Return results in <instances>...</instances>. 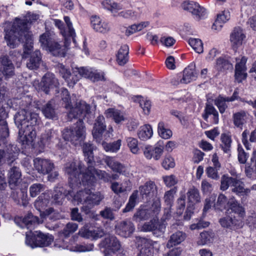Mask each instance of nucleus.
<instances>
[{"label": "nucleus", "instance_id": "052dcab7", "mask_svg": "<svg viewBox=\"0 0 256 256\" xmlns=\"http://www.w3.org/2000/svg\"><path fill=\"white\" fill-rule=\"evenodd\" d=\"M45 189V186L41 184H34L31 185L29 188L30 196L32 197H36L40 192Z\"/></svg>", "mask_w": 256, "mask_h": 256}, {"label": "nucleus", "instance_id": "a19ab883", "mask_svg": "<svg viewBox=\"0 0 256 256\" xmlns=\"http://www.w3.org/2000/svg\"><path fill=\"white\" fill-rule=\"evenodd\" d=\"M250 190L244 188V182L237 178L232 188V192L240 196L249 194Z\"/></svg>", "mask_w": 256, "mask_h": 256}, {"label": "nucleus", "instance_id": "4468645a", "mask_svg": "<svg viewBox=\"0 0 256 256\" xmlns=\"http://www.w3.org/2000/svg\"><path fill=\"white\" fill-rule=\"evenodd\" d=\"M182 8L190 12L197 20L203 18L206 14V9L198 3L190 0H186L182 4Z\"/></svg>", "mask_w": 256, "mask_h": 256}, {"label": "nucleus", "instance_id": "c03bdc74", "mask_svg": "<svg viewBox=\"0 0 256 256\" xmlns=\"http://www.w3.org/2000/svg\"><path fill=\"white\" fill-rule=\"evenodd\" d=\"M189 205L194 206V204L200 202V196L199 190L194 187H192L188 190L186 194Z\"/></svg>", "mask_w": 256, "mask_h": 256}, {"label": "nucleus", "instance_id": "de8ad7c7", "mask_svg": "<svg viewBox=\"0 0 256 256\" xmlns=\"http://www.w3.org/2000/svg\"><path fill=\"white\" fill-rule=\"evenodd\" d=\"M105 114L107 118H112L117 124L124 120L122 114L120 110L114 108L108 109L105 112Z\"/></svg>", "mask_w": 256, "mask_h": 256}, {"label": "nucleus", "instance_id": "20e7f679", "mask_svg": "<svg viewBox=\"0 0 256 256\" xmlns=\"http://www.w3.org/2000/svg\"><path fill=\"white\" fill-rule=\"evenodd\" d=\"M26 40L23 47L22 58L26 60V66L30 70H36L40 66L42 62V56L39 50L33 51V40L28 33H24Z\"/></svg>", "mask_w": 256, "mask_h": 256}, {"label": "nucleus", "instance_id": "1a4fd4ad", "mask_svg": "<svg viewBox=\"0 0 256 256\" xmlns=\"http://www.w3.org/2000/svg\"><path fill=\"white\" fill-rule=\"evenodd\" d=\"M94 174H96L99 179L103 180L104 182H110V174L104 170H96L94 168V165H90L87 167L85 173L82 175V182L83 184L93 186L96 182Z\"/></svg>", "mask_w": 256, "mask_h": 256}, {"label": "nucleus", "instance_id": "ddd939ff", "mask_svg": "<svg viewBox=\"0 0 256 256\" xmlns=\"http://www.w3.org/2000/svg\"><path fill=\"white\" fill-rule=\"evenodd\" d=\"M102 247L104 248V256H110L112 252L120 250V244L117 238L113 235L106 236L100 243Z\"/></svg>", "mask_w": 256, "mask_h": 256}, {"label": "nucleus", "instance_id": "13d9d810", "mask_svg": "<svg viewBox=\"0 0 256 256\" xmlns=\"http://www.w3.org/2000/svg\"><path fill=\"white\" fill-rule=\"evenodd\" d=\"M158 130L160 136L164 139L170 138L172 134V132L170 129L165 128L163 122H159Z\"/></svg>", "mask_w": 256, "mask_h": 256}, {"label": "nucleus", "instance_id": "e2e57ef3", "mask_svg": "<svg viewBox=\"0 0 256 256\" xmlns=\"http://www.w3.org/2000/svg\"><path fill=\"white\" fill-rule=\"evenodd\" d=\"M78 228V224L72 222H68L64 228L62 232L65 236H68L70 234L74 233Z\"/></svg>", "mask_w": 256, "mask_h": 256}, {"label": "nucleus", "instance_id": "6ab92c4d", "mask_svg": "<svg viewBox=\"0 0 256 256\" xmlns=\"http://www.w3.org/2000/svg\"><path fill=\"white\" fill-rule=\"evenodd\" d=\"M116 233L123 236H130L134 230V224L129 220H124L118 223L116 227Z\"/></svg>", "mask_w": 256, "mask_h": 256}, {"label": "nucleus", "instance_id": "a18cd8bd", "mask_svg": "<svg viewBox=\"0 0 256 256\" xmlns=\"http://www.w3.org/2000/svg\"><path fill=\"white\" fill-rule=\"evenodd\" d=\"M152 128L149 124L141 126L138 132V138L142 140H146L150 138L152 136Z\"/></svg>", "mask_w": 256, "mask_h": 256}, {"label": "nucleus", "instance_id": "864d4df0", "mask_svg": "<svg viewBox=\"0 0 256 256\" xmlns=\"http://www.w3.org/2000/svg\"><path fill=\"white\" fill-rule=\"evenodd\" d=\"M236 180V178L226 174L223 175L221 178L220 189L224 191L226 190L230 186L232 188Z\"/></svg>", "mask_w": 256, "mask_h": 256}, {"label": "nucleus", "instance_id": "8fccbe9b", "mask_svg": "<svg viewBox=\"0 0 256 256\" xmlns=\"http://www.w3.org/2000/svg\"><path fill=\"white\" fill-rule=\"evenodd\" d=\"M220 148L225 153H229L230 151L232 138L226 134H222L220 136Z\"/></svg>", "mask_w": 256, "mask_h": 256}, {"label": "nucleus", "instance_id": "cd10ccee", "mask_svg": "<svg viewBox=\"0 0 256 256\" xmlns=\"http://www.w3.org/2000/svg\"><path fill=\"white\" fill-rule=\"evenodd\" d=\"M144 154L148 159H151L154 158L156 160H158L160 158L163 149L160 147H153L146 145L144 148Z\"/></svg>", "mask_w": 256, "mask_h": 256}, {"label": "nucleus", "instance_id": "774afa93", "mask_svg": "<svg viewBox=\"0 0 256 256\" xmlns=\"http://www.w3.org/2000/svg\"><path fill=\"white\" fill-rule=\"evenodd\" d=\"M205 112L206 114H212L216 123L218 122V113L214 106L210 104H206L205 108Z\"/></svg>", "mask_w": 256, "mask_h": 256}, {"label": "nucleus", "instance_id": "a878e982", "mask_svg": "<svg viewBox=\"0 0 256 256\" xmlns=\"http://www.w3.org/2000/svg\"><path fill=\"white\" fill-rule=\"evenodd\" d=\"M196 78L197 73L196 72L195 65L191 64L184 70L182 78L180 80V82L188 84L195 80Z\"/></svg>", "mask_w": 256, "mask_h": 256}, {"label": "nucleus", "instance_id": "2f4dec72", "mask_svg": "<svg viewBox=\"0 0 256 256\" xmlns=\"http://www.w3.org/2000/svg\"><path fill=\"white\" fill-rule=\"evenodd\" d=\"M104 198V194L101 192H92L90 188L87 205L90 208H93L95 206H98L100 204Z\"/></svg>", "mask_w": 256, "mask_h": 256}, {"label": "nucleus", "instance_id": "2eb2a0df", "mask_svg": "<svg viewBox=\"0 0 256 256\" xmlns=\"http://www.w3.org/2000/svg\"><path fill=\"white\" fill-rule=\"evenodd\" d=\"M34 164L38 172L43 174H48L54 168V163L48 159L36 158L34 160Z\"/></svg>", "mask_w": 256, "mask_h": 256}, {"label": "nucleus", "instance_id": "6e6552de", "mask_svg": "<svg viewBox=\"0 0 256 256\" xmlns=\"http://www.w3.org/2000/svg\"><path fill=\"white\" fill-rule=\"evenodd\" d=\"M85 166L82 162H72L67 163L65 166L66 172L68 175V184L72 189H76L82 185L80 176H82L85 172Z\"/></svg>", "mask_w": 256, "mask_h": 256}, {"label": "nucleus", "instance_id": "f704fd0d", "mask_svg": "<svg viewBox=\"0 0 256 256\" xmlns=\"http://www.w3.org/2000/svg\"><path fill=\"white\" fill-rule=\"evenodd\" d=\"M42 112L47 118L54 119L56 118V112L52 100L49 101L42 108Z\"/></svg>", "mask_w": 256, "mask_h": 256}, {"label": "nucleus", "instance_id": "72a5a7b5", "mask_svg": "<svg viewBox=\"0 0 256 256\" xmlns=\"http://www.w3.org/2000/svg\"><path fill=\"white\" fill-rule=\"evenodd\" d=\"M64 20L66 24V28H64V31H62V34L66 38V40L70 38L72 40L73 42L76 43V34L74 29L72 26V24L70 21V18L68 16H64Z\"/></svg>", "mask_w": 256, "mask_h": 256}, {"label": "nucleus", "instance_id": "7ed1b4c3", "mask_svg": "<svg viewBox=\"0 0 256 256\" xmlns=\"http://www.w3.org/2000/svg\"><path fill=\"white\" fill-rule=\"evenodd\" d=\"M14 222L22 228L30 230L29 233L26 232L25 242L31 248L48 246L53 242L54 237L52 235L44 234L40 232L31 234L34 226L42 222L38 216H34L31 212L28 213L23 218H16Z\"/></svg>", "mask_w": 256, "mask_h": 256}, {"label": "nucleus", "instance_id": "bf43d9fd", "mask_svg": "<svg viewBox=\"0 0 256 256\" xmlns=\"http://www.w3.org/2000/svg\"><path fill=\"white\" fill-rule=\"evenodd\" d=\"M102 146L106 151L116 152L120 148V146H121V140H118L110 144L102 142Z\"/></svg>", "mask_w": 256, "mask_h": 256}, {"label": "nucleus", "instance_id": "393cba45", "mask_svg": "<svg viewBox=\"0 0 256 256\" xmlns=\"http://www.w3.org/2000/svg\"><path fill=\"white\" fill-rule=\"evenodd\" d=\"M248 112L244 110L236 112L232 114V119L234 126L242 128L248 119Z\"/></svg>", "mask_w": 256, "mask_h": 256}, {"label": "nucleus", "instance_id": "79ce46f5", "mask_svg": "<svg viewBox=\"0 0 256 256\" xmlns=\"http://www.w3.org/2000/svg\"><path fill=\"white\" fill-rule=\"evenodd\" d=\"M186 238V234L182 232L178 231L172 234L168 241L166 246L167 248H170L173 246L178 244L182 242Z\"/></svg>", "mask_w": 256, "mask_h": 256}, {"label": "nucleus", "instance_id": "58836bf2", "mask_svg": "<svg viewBox=\"0 0 256 256\" xmlns=\"http://www.w3.org/2000/svg\"><path fill=\"white\" fill-rule=\"evenodd\" d=\"M128 51V46L126 44L122 46L119 49L116 56V60L119 65L124 66L127 62Z\"/></svg>", "mask_w": 256, "mask_h": 256}, {"label": "nucleus", "instance_id": "4c0bfd02", "mask_svg": "<svg viewBox=\"0 0 256 256\" xmlns=\"http://www.w3.org/2000/svg\"><path fill=\"white\" fill-rule=\"evenodd\" d=\"M6 147V151L7 155L6 156V162L8 165H12L16 158V148L14 146L10 144H8L7 142L6 144L4 145Z\"/></svg>", "mask_w": 256, "mask_h": 256}, {"label": "nucleus", "instance_id": "0eeeda50", "mask_svg": "<svg viewBox=\"0 0 256 256\" xmlns=\"http://www.w3.org/2000/svg\"><path fill=\"white\" fill-rule=\"evenodd\" d=\"M12 106V100L6 96L5 89L0 86V136L4 140H6L9 136V130L6 120L8 117Z\"/></svg>", "mask_w": 256, "mask_h": 256}, {"label": "nucleus", "instance_id": "338daca9", "mask_svg": "<svg viewBox=\"0 0 256 256\" xmlns=\"http://www.w3.org/2000/svg\"><path fill=\"white\" fill-rule=\"evenodd\" d=\"M57 70L58 71L60 75L65 80H68L71 76L70 69L62 64H58L57 65Z\"/></svg>", "mask_w": 256, "mask_h": 256}, {"label": "nucleus", "instance_id": "423d86ee", "mask_svg": "<svg viewBox=\"0 0 256 256\" xmlns=\"http://www.w3.org/2000/svg\"><path fill=\"white\" fill-rule=\"evenodd\" d=\"M30 107L31 104H29L16 114L14 122L18 128L20 126L36 130V128L39 124L40 120L37 114L31 112Z\"/></svg>", "mask_w": 256, "mask_h": 256}, {"label": "nucleus", "instance_id": "9b49d317", "mask_svg": "<svg viewBox=\"0 0 256 256\" xmlns=\"http://www.w3.org/2000/svg\"><path fill=\"white\" fill-rule=\"evenodd\" d=\"M0 74L5 79H9L15 74V67L7 55L0 56Z\"/></svg>", "mask_w": 256, "mask_h": 256}, {"label": "nucleus", "instance_id": "f257e3e1", "mask_svg": "<svg viewBox=\"0 0 256 256\" xmlns=\"http://www.w3.org/2000/svg\"><path fill=\"white\" fill-rule=\"evenodd\" d=\"M90 106L85 102L80 100L77 102L74 107L70 108L68 114V118H78L75 126L66 128L62 132V137L65 140L70 141L74 145L80 144L85 136V130L82 118L90 112Z\"/></svg>", "mask_w": 256, "mask_h": 256}, {"label": "nucleus", "instance_id": "0e129e2a", "mask_svg": "<svg viewBox=\"0 0 256 256\" xmlns=\"http://www.w3.org/2000/svg\"><path fill=\"white\" fill-rule=\"evenodd\" d=\"M216 67L218 70L222 71L232 70V65L228 60L222 58H219L216 61Z\"/></svg>", "mask_w": 256, "mask_h": 256}, {"label": "nucleus", "instance_id": "bb28decb", "mask_svg": "<svg viewBox=\"0 0 256 256\" xmlns=\"http://www.w3.org/2000/svg\"><path fill=\"white\" fill-rule=\"evenodd\" d=\"M82 152L84 156V160L88 166L94 164V146L90 142H85L82 146Z\"/></svg>", "mask_w": 256, "mask_h": 256}, {"label": "nucleus", "instance_id": "f8f14e48", "mask_svg": "<svg viewBox=\"0 0 256 256\" xmlns=\"http://www.w3.org/2000/svg\"><path fill=\"white\" fill-rule=\"evenodd\" d=\"M59 82L54 74H46L42 78L40 86L42 90L48 94L52 90H54L56 93H58V87Z\"/></svg>", "mask_w": 256, "mask_h": 256}, {"label": "nucleus", "instance_id": "412c9836", "mask_svg": "<svg viewBox=\"0 0 256 256\" xmlns=\"http://www.w3.org/2000/svg\"><path fill=\"white\" fill-rule=\"evenodd\" d=\"M104 162L114 172L123 175L128 174L126 166L112 157H106L104 159Z\"/></svg>", "mask_w": 256, "mask_h": 256}, {"label": "nucleus", "instance_id": "c85d7f7f", "mask_svg": "<svg viewBox=\"0 0 256 256\" xmlns=\"http://www.w3.org/2000/svg\"><path fill=\"white\" fill-rule=\"evenodd\" d=\"M52 197L53 200L52 202L58 204H62L66 197H67L68 200H70L68 190H66L62 188H55L54 190Z\"/></svg>", "mask_w": 256, "mask_h": 256}, {"label": "nucleus", "instance_id": "dca6fc26", "mask_svg": "<svg viewBox=\"0 0 256 256\" xmlns=\"http://www.w3.org/2000/svg\"><path fill=\"white\" fill-rule=\"evenodd\" d=\"M246 36L243 30L240 27H236L234 28L230 35V42L234 50L237 49L242 45Z\"/></svg>", "mask_w": 256, "mask_h": 256}, {"label": "nucleus", "instance_id": "c9c22d12", "mask_svg": "<svg viewBox=\"0 0 256 256\" xmlns=\"http://www.w3.org/2000/svg\"><path fill=\"white\" fill-rule=\"evenodd\" d=\"M10 196L14 202L17 204H25L27 198V192L24 190H18L12 191Z\"/></svg>", "mask_w": 256, "mask_h": 256}, {"label": "nucleus", "instance_id": "49530a36", "mask_svg": "<svg viewBox=\"0 0 256 256\" xmlns=\"http://www.w3.org/2000/svg\"><path fill=\"white\" fill-rule=\"evenodd\" d=\"M54 138H56L55 132L52 130H48L42 134L40 144L44 146H48Z\"/></svg>", "mask_w": 256, "mask_h": 256}, {"label": "nucleus", "instance_id": "680f3d73", "mask_svg": "<svg viewBox=\"0 0 256 256\" xmlns=\"http://www.w3.org/2000/svg\"><path fill=\"white\" fill-rule=\"evenodd\" d=\"M54 40L50 36L48 33H44L40 36V42L41 44V46L46 50L51 46Z\"/></svg>", "mask_w": 256, "mask_h": 256}, {"label": "nucleus", "instance_id": "3c124183", "mask_svg": "<svg viewBox=\"0 0 256 256\" xmlns=\"http://www.w3.org/2000/svg\"><path fill=\"white\" fill-rule=\"evenodd\" d=\"M228 99L227 97L219 96L214 100V104L218 107L220 113L222 114H224L228 108L227 102H230Z\"/></svg>", "mask_w": 256, "mask_h": 256}, {"label": "nucleus", "instance_id": "aec40b11", "mask_svg": "<svg viewBox=\"0 0 256 256\" xmlns=\"http://www.w3.org/2000/svg\"><path fill=\"white\" fill-rule=\"evenodd\" d=\"M246 58L243 56L241 59H236L237 63L235 66V79L238 82H240L246 78L247 74L246 72Z\"/></svg>", "mask_w": 256, "mask_h": 256}, {"label": "nucleus", "instance_id": "37998d69", "mask_svg": "<svg viewBox=\"0 0 256 256\" xmlns=\"http://www.w3.org/2000/svg\"><path fill=\"white\" fill-rule=\"evenodd\" d=\"M47 50H49L54 56L64 57L66 54V48L54 41Z\"/></svg>", "mask_w": 256, "mask_h": 256}, {"label": "nucleus", "instance_id": "09e8293b", "mask_svg": "<svg viewBox=\"0 0 256 256\" xmlns=\"http://www.w3.org/2000/svg\"><path fill=\"white\" fill-rule=\"evenodd\" d=\"M214 234L212 231H204L200 234L198 244L204 245L210 244L214 240Z\"/></svg>", "mask_w": 256, "mask_h": 256}, {"label": "nucleus", "instance_id": "f3484780", "mask_svg": "<svg viewBox=\"0 0 256 256\" xmlns=\"http://www.w3.org/2000/svg\"><path fill=\"white\" fill-rule=\"evenodd\" d=\"M106 128L104 118L102 116H99L96 120L92 130L93 137L97 142L99 143L101 142L102 134L105 131Z\"/></svg>", "mask_w": 256, "mask_h": 256}, {"label": "nucleus", "instance_id": "473e14b6", "mask_svg": "<svg viewBox=\"0 0 256 256\" xmlns=\"http://www.w3.org/2000/svg\"><path fill=\"white\" fill-rule=\"evenodd\" d=\"M230 13L228 10H224L222 14H218L217 18L212 26V28L215 30H220L222 24L230 19Z\"/></svg>", "mask_w": 256, "mask_h": 256}, {"label": "nucleus", "instance_id": "e433bc0d", "mask_svg": "<svg viewBox=\"0 0 256 256\" xmlns=\"http://www.w3.org/2000/svg\"><path fill=\"white\" fill-rule=\"evenodd\" d=\"M50 196L48 194L42 193L40 196L34 202L35 208L40 212V214L42 212V210L44 209L49 204Z\"/></svg>", "mask_w": 256, "mask_h": 256}, {"label": "nucleus", "instance_id": "a211bd4d", "mask_svg": "<svg viewBox=\"0 0 256 256\" xmlns=\"http://www.w3.org/2000/svg\"><path fill=\"white\" fill-rule=\"evenodd\" d=\"M18 128H19L18 140L22 144L26 145L31 144L36 136V130L20 126Z\"/></svg>", "mask_w": 256, "mask_h": 256}, {"label": "nucleus", "instance_id": "603ef678", "mask_svg": "<svg viewBox=\"0 0 256 256\" xmlns=\"http://www.w3.org/2000/svg\"><path fill=\"white\" fill-rule=\"evenodd\" d=\"M118 16L125 19L136 20L140 17V12L136 10H126L118 12Z\"/></svg>", "mask_w": 256, "mask_h": 256}, {"label": "nucleus", "instance_id": "6e6d98bb", "mask_svg": "<svg viewBox=\"0 0 256 256\" xmlns=\"http://www.w3.org/2000/svg\"><path fill=\"white\" fill-rule=\"evenodd\" d=\"M230 200L228 201L226 197L224 194H220L218 196L216 204H214V207L215 209L222 210L226 208L228 206H230Z\"/></svg>", "mask_w": 256, "mask_h": 256}, {"label": "nucleus", "instance_id": "f03ea898", "mask_svg": "<svg viewBox=\"0 0 256 256\" xmlns=\"http://www.w3.org/2000/svg\"><path fill=\"white\" fill-rule=\"evenodd\" d=\"M38 18V15L30 14L23 18H16L13 22H6L4 26V38L7 45L14 48L20 42H24L26 40L24 36L25 31L32 38V34L30 30V25Z\"/></svg>", "mask_w": 256, "mask_h": 256}, {"label": "nucleus", "instance_id": "b1692460", "mask_svg": "<svg viewBox=\"0 0 256 256\" xmlns=\"http://www.w3.org/2000/svg\"><path fill=\"white\" fill-rule=\"evenodd\" d=\"M219 222L222 227L230 229L240 227L242 225L241 218H236V216H232V214H231V216H226L220 218Z\"/></svg>", "mask_w": 256, "mask_h": 256}, {"label": "nucleus", "instance_id": "4d7b16f0", "mask_svg": "<svg viewBox=\"0 0 256 256\" xmlns=\"http://www.w3.org/2000/svg\"><path fill=\"white\" fill-rule=\"evenodd\" d=\"M188 43L197 53L200 54L203 52V44L200 39L190 38L188 40Z\"/></svg>", "mask_w": 256, "mask_h": 256}, {"label": "nucleus", "instance_id": "39448f33", "mask_svg": "<svg viewBox=\"0 0 256 256\" xmlns=\"http://www.w3.org/2000/svg\"><path fill=\"white\" fill-rule=\"evenodd\" d=\"M138 192L143 200L149 201L156 196L157 186L154 182L151 180L148 181L144 185L140 186L138 188V191H134L130 196L128 203L123 210V212H128L135 206Z\"/></svg>", "mask_w": 256, "mask_h": 256}, {"label": "nucleus", "instance_id": "9d476101", "mask_svg": "<svg viewBox=\"0 0 256 256\" xmlns=\"http://www.w3.org/2000/svg\"><path fill=\"white\" fill-rule=\"evenodd\" d=\"M80 187H76V189L68 190V194L70 196V200L77 204H88L90 188L92 186L84 185L82 181Z\"/></svg>", "mask_w": 256, "mask_h": 256}, {"label": "nucleus", "instance_id": "69168bd1", "mask_svg": "<svg viewBox=\"0 0 256 256\" xmlns=\"http://www.w3.org/2000/svg\"><path fill=\"white\" fill-rule=\"evenodd\" d=\"M126 142L130 151L133 154H138L139 152V148L138 147V141L137 139L129 137L126 138Z\"/></svg>", "mask_w": 256, "mask_h": 256}, {"label": "nucleus", "instance_id": "c756f323", "mask_svg": "<svg viewBox=\"0 0 256 256\" xmlns=\"http://www.w3.org/2000/svg\"><path fill=\"white\" fill-rule=\"evenodd\" d=\"M166 228V224H160L157 220L152 219L149 222H145L142 227V230L144 232H152L158 230L163 232Z\"/></svg>", "mask_w": 256, "mask_h": 256}, {"label": "nucleus", "instance_id": "5701e85b", "mask_svg": "<svg viewBox=\"0 0 256 256\" xmlns=\"http://www.w3.org/2000/svg\"><path fill=\"white\" fill-rule=\"evenodd\" d=\"M21 176V171L16 166H14L8 170V180L11 189L20 182Z\"/></svg>", "mask_w": 256, "mask_h": 256}, {"label": "nucleus", "instance_id": "5fc2aeb1", "mask_svg": "<svg viewBox=\"0 0 256 256\" xmlns=\"http://www.w3.org/2000/svg\"><path fill=\"white\" fill-rule=\"evenodd\" d=\"M40 216L42 218H48L50 220L53 221L58 220L60 218L61 216L60 213L53 208H48L45 211L40 214Z\"/></svg>", "mask_w": 256, "mask_h": 256}, {"label": "nucleus", "instance_id": "7c9ffc66", "mask_svg": "<svg viewBox=\"0 0 256 256\" xmlns=\"http://www.w3.org/2000/svg\"><path fill=\"white\" fill-rule=\"evenodd\" d=\"M153 210L146 206L138 208L134 216V220L136 222L146 220L152 216Z\"/></svg>", "mask_w": 256, "mask_h": 256}, {"label": "nucleus", "instance_id": "ea45409f", "mask_svg": "<svg viewBox=\"0 0 256 256\" xmlns=\"http://www.w3.org/2000/svg\"><path fill=\"white\" fill-rule=\"evenodd\" d=\"M230 208L231 211L234 212L235 214H237L236 216V218H241L242 223V220L244 216L245 212L244 210V208L240 206L237 202H236L234 200L232 199L230 200Z\"/></svg>", "mask_w": 256, "mask_h": 256}, {"label": "nucleus", "instance_id": "4be33fe9", "mask_svg": "<svg viewBox=\"0 0 256 256\" xmlns=\"http://www.w3.org/2000/svg\"><path fill=\"white\" fill-rule=\"evenodd\" d=\"M90 20L92 26L96 31L105 34L110 30V28L108 24L102 20L99 16H93L91 17Z\"/></svg>", "mask_w": 256, "mask_h": 256}]
</instances>
